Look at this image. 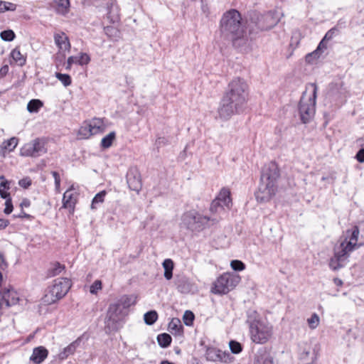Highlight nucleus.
Returning a JSON list of instances; mask_svg holds the SVG:
<instances>
[{
  "label": "nucleus",
  "instance_id": "cd10ccee",
  "mask_svg": "<svg viewBox=\"0 0 364 364\" xmlns=\"http://www.w3.org/2000/svg\"><path fill=\"white\" fill-rule=\"evenodd\" d=\"M89 125L93 134H98L103 131L104 123L102 119L95 118L90 123Z\"/></svg>",
  "mask_w": 364,
  "mask_h": 364
},
{
  "label": "nucleus",
  "instance_id": "6ab92c4d",
  "mask_svg": "<svg viewBox=\"0 0 364 364\" xmlns=\"http://www.w3.org/2000/svg\"><path fill=\"white\" fill-rule=\"evenodd\" d=\"M48 355V350L44 346L34 348L30 360L34 364H41Z\"/></svg>",
  "mask_w": 364,
  "mask_h": 364
},
{
  "label": "nucleus",
  "instance_id": "473e14b6",
  "mask_svg": "<svg viewBox=\"0 0 364 364\" xmlns=\"http://www.w3.org/2000/svg\"><path fill=\"white\" fill-rule=\"evenodd\" d=\"M157 318L158 314L154 310L149 311L144 315V322L149 326L153 325L156 321Z\"/></svg>",
  "mask_w": 364,
  "mask_h": 364
},
{
  "label": "nucleus",
  "instance_id": "a211bd4d",
  "mask_svg": "<svg viewBox=\"0 0 364 364\" xmlns=\"http://www.w3.org/2000/svg\"><path fill=\"white\" fill-rule=\"evenodd\" d=\"M1 300L6 306H11L16 304L19 300L18 295L13 289L4 290L1 296Z\"/></svg>",
  "mask_w": 364,
  "mask_h": 364
},
{
  "label": "nucleus",
  "instance_id": "37998d69",
  "mask_svg": "<svg viewBox=\"0 0 364 364\" xmlns=\"http://www.w3.org/2000/svg\"><path fill=\"white\" fill-rule=\"evenodd\" d=\"M229 347L231 352L234 354H238L242 350V345L236 341H230L229 343Z\"/></svg>",
  "mask_w": 364,
  "mask_h": 364
},
{
  "label": "nucleus",
  "instance_id": "bf43d9fd",
  "mask_svg": "<svg viewBox=\"0 0 364 364\" xmlns=\"http://www.w3.org/2000/svg\"><path fill=\"white\" fill-rule=\"evenodd\" d=\"M7 267V263L5 261V259L3 255L0 252V269H4Z\"/></svg>",
  "mask_w": 364,
  "mask_h": 364
},
{
  "label": "nucleus",
  "instance_id": "bb28decb",
  "mask_svg": "<svg viewBox=\"0 0 364 364\" xmlns=\"http://www.w3.org/2000/svg\"><path fill=\"white\" fill-rule=\"evenodd\" d=\"M65 265L58 262L51 264L50 267L48 270V276L50 277L57 276L65 270Z\"/></svg>",
  "mask_w": 364,
  "mask_h": 364
},
{
  "label": "nucleus",
  "instance_id": "39448f33",
  "mask_svg": "<svg viewBox=\"0 0 364 364\" xmlns=\"http://www.w3.org/2000/svg\"><path fill=\"white\" fill-rule=\"evenodd\" d=\"M247 322L250 326L252 341L256 343H266L272 335V326L267 321L261 318L255 311L247 312Z\"/></svg>",
  "mask_w": 364,
  "mask_h": 364
},
{
  "label": "nucleus",
  "instance_id": "c9c22d12",
  "mask_svg": "<svg viewBox=\"0 0 364 364\" xmlns=\"http://www.w3.org/2000/svg\"><path fill=\"white\" fill-rule=\"evenodd\" d=\"M43 106V102L40 100H31L27 105V109L29 112H37Z\"/></svg>",
  "mask_w": 364,
  "mask_h": 364
},
{
  "label": "nucleus",
  "instance_id": "412c9836",
  "mask_svg": "<svg viewBox=\"0 0 364 364\" xmlns=\"http://www.w3.org/2000/svg\"><path fill=\"white\" fill-rule=\"evenodd\" d=\"M80 341V338H78L67 347L64 348L63 350L59 353L58 358L60 360H65L70 355H73L75 352L77 348L79 346Z\"/></svg>",
  "mask_w": 364,
  "mask_h": 364
},
{
  "label": "nucleus",
  "instance_id": "0eeeda50",
  "mask_svg": "<svg viewBox=\"0 0 364 364\" xmlns=\"http://www.w3.org/2000/svg\"><path fill=\"white\" fill-rule=\"evenodd\" d=\"M312 87V95L309 97H306L305 93L303 94L299 105V111L301 120L303 123H308L314 116L316 99L318 87L315 83L310 85Z\"/></svg>",
  "mask_w": 364,
  "mask_h": 364
},
{
  "label": "nucleus",
  "instance_id": "2f4dec72",
  "mask_svg": "<svg viewBox=\"0 0 364 364\" xmlns=\"http://www.w3.org/2000/svg\"><path fill=\"white\" fill-rule=\"evenodd\" d=\"M116 138V133L114 132H111L107 135H106L105 137L102 139L101 141V146L103 149H108L109 148L112 142Z\"/></svg>",
  "mask_w": 364,
  "mask_h": 364
},
{
  "label": "nucleus",
  "instance_id": "dca6fc26",
  "mask_svg": "<svg viewBox=\"0 0 364 364\" xmlns=\"http://www.w3.org/2000/svg\"><path fill=\"white\" fill-rule=\"evenodd\" d=\"M127 182L129 188L139 193L142 187L141 175L136 168H131L127 174Z\"/></svg>",
  "mask_w": 364,
  "mask_h": 364
},
{
  "label": "nucleus",
  "instance_id": "8fccbe9b",
  "mask_svg": "<svg viewBox=\"0 0 364 364\" xmlns=\"http://www.w3.org/2000/svg\"><path fill=\"white\" fill-rule=\"evenodd\" d=\"M338 32V30L336 28H332L330 29L324 36V41H330L331 40Z\"/></svg>",
  "mask_w": 364,
  "mask_h": 364
},
{
  "label": "nucleus",
  "instance_id": "2eb2a0df",
  "mask_svg": "<svg viewBox=\"0 0 364 364\" xmlns=\"http://www.w3.org/2000/svg\"><path fill=\"white\" fill-rule=\"evenodd\" d=\"M318 350L319 349L316 346L312 348L309 343H303L300 346L299 358L306 362V364L313 363L318 358Z\"/></svg>",
  "mask_w": 364,
  "mask_h": 364
},
{
  "label": "nucleus",
  "instance_id": "7ed1b4c3",
  "mask_svg": "<svg viewBox=\"0 0 364 364\" xmlns=\"http://www.w3.org/2000/svg\"><path fill=\"white\" fill-rule=\"evenodd\" d=\"M359 233L358 228L355 226L340 237L334 247L333 257L329 261V267L332 270L336 271L346 265L350 253L359 247Z\"/></svg>",
  "mask_w": 364,
  "mask_h": 364
},
{
  "label": "nucleus",
  "instance_id": "20e7f679",
  "mask_svg": "<svg viewBox=\"0 0 364 364\" xmlns=\"http://www.w3.org/2000/svg\"><path fill=\"white\" fill-rule=\"evenodd\" d=\"M279 176V171L274 162H270L263 167L258 191L255 193L257 201L267 202L275 195Z\"/></svg>",
  "mask_w": 364,
  "mask_h": 364
},
{
  "label": "nucleus",
  "instance_id": "e433bc0d",
  "mask_svg": "<svg viewBox=\"0 0 364 364\" xmlns=\"http://www.w3.org/2000/svg\"><path fill=\"white\" fill-rule=\"evenodd\" d=\"M11 56L14 60L19 65H23L26 63V59L23 58L20 50L17 48H15L12 50Z\"/></svg>",
  "mask_w": 364,
  "mask_h": 364
},
{
  "label": "nucleus",
  "instance_id": "9b49d317",
  "mask_svg": "<svg viewBox=\"0 0 364 364\" xmlns=\"http://www.w3.org/2000/svg\"><path fill=\"white\" fill-rule=\"evenodd\" d=\"M127 314L117 302L111 304L109 306L106 316V328L110 331H116L119 328V321Z\"/></svg>",
  "mask_w": 364,
  "mask_h": 364
},
{
  "label": "nucleus",
  "instance_id": "69168bd1",
  "mask_svg": "<svg viewBox=\"0 0 364 364\" xmlns=\"http://www.w3.org/2000/svg\"><path fill=\"white\" fill-rule=\"evenodd\" d=\"M30 205H31V202H30V200H29L28 199H27V198H24V199L21 201V204H20V206H21V208L23 209L24 207H26V208L29 207V206H30Z\"/></svg>",
  "mask_w": 364,
  "mask_h": 364
},
{
  "label": "nucleus",
  "instance_id": "052dcab7",
  "mask_svg": "<svg viewBox=\"0 0 364 364\" xmlns=\"http://www.w3.org/2000/svg\"><path fill=\"white\" fill-rule=\"evenodd\" d=\"M14 218H31V216L29 214L26 213L23 210L18 215H14Z\"/></svg>",
  "mask_w": 364,
  "mask_h": 364
},
{
  "label": "nucleus",
  "instance_id": "1a4fd4ad",
  "mask_svg": "<svg viewBox=\"0 0 364 364\" xmlns=\"http://www.w3.org/2000/svg\"><path fill=\"white\" fill-rule=\"evenodd\" d=\"M280 21L279 14L277 11H269L264 14L254 13L251 21L260 31H267L274 27Z\"/></svg>",
  "mask_w": 364,
  "mask_h": 364
},
{
  "label": "nucleus",
  "instance_id": "f704fd0d",
  "mask_svg": "<svg viewBox=\"0 0 364 364\" xmlns=\"http://www.w3.org/2000/svg\"><path fill=\"white\" fill-rule=\"evenodd\" d=\"M106 194H107V193L105 191H100V193H97L92 200L91 209H92V210L97 209V204L102 203L104 201Z\"/></svg>",
  "mask_w": 364,
  "mask_h": 364
},
{
  "label": "nucleus",
  "instance_id": "c85d7f7f",
  "mask_svg": "<svg viewBox=\"0 0 364 364\" xmlns=\"http://www.w3.org/2000/svg\"><path fill=\"white\" fill-rule=\"evenodd\" d=\"M163 267L164 269V277L167 280H170L173 277V262L171 259H166L163 262Z\"/></svg>",
  "mask_w": 364,
  "mask_h": 364
},
{
  "label": "nucleus",
  "instance_id": "a878e982",
  "mask_svg": "<svg viewBox=\"0 0 364 364\" xmlns=\"http://www.w3.org/2000/svg\"><path fill=\"white\" fill-rule=\"evenodd\" d=\"M56 11L58 14H66L69 11V0H53Z\"/></svg>",
  "mask_w": 364,
  "mask_h": 364
},
{
  "label": "nucleus",
  "instance_id": "f8f14e48",
  "mask_svg": "<svg viewBox=\"0 0 364 364\" xmlns=\"http://www.w3.org/2000/svg\"><path fill=\"white\" fill-rule=\"evenodd\" d=\"M47 152L45 139L37 138L25 144L20 150L22 156L38 157Z\"/></svg>",
  "mask_w": 364,
  "mask_h": 364
},
{
  "label": "nucleus",
  "instance_id": "5fc2aeb1",
  "mask_svg": "<svg viewBox=\"0 0 364 364\" xmlns=\"http://www.w3.org/2000/svg\"><path fill=\"white\" fill-rule=\"evenodd\" d=\"M10 181H7L4 176H0V188L9 190Z\"/></svg>",
  "mask_w": 364,
  "mask_h": 364
},
{
  "label": "nucleus",
  "instance_id": "393cba45",
  "mask_svg": "<svg viewBox=\"0 0 364 364\" xmlns=\"http://www.w3.org/2000/svg\"><path fill=\"white\" fill-rule=\"evenodd\" d=\"M73 193L70 190L66 191L63 197V208L74 210L76 199L73 197Z\"/></svg>",
  "mask_w": 364,
  "mask_h": 364
},
{
  "label": "nucleus",
  "instance_id": "6e6552de",
  "mask_svg": "<svg viewBox=\"0 0 364 364\" xmlns=\"http://www.w3.org/2000/svg\"><path fill=\"white\" fill-rule=\"evenodd\" d=\"M70 287V281L67 278L55 279L48 294L45 296V301L49 304L55 303L66 295Z\"/></svg>",
  "mask_w": 364,
  "mask_h": 364
},
{
  "label": "nucleus",
  "instance_id": "e2e57ef3",
  "mask_svg": "<svg viewBox=\"0 0 364 364\" xmlns=\"http://www.w3.org/2000/svg\"><path fill=\"white\" fill-rule=\"evenodd\" d=\"M6 189L0 188V196L2 198L7 200L11 198L10 194L6 191Z\"/></svg>",
  "mask_w": 364,
  "mask_h": 364
},
{
  "label": "nucleus",
  "instance_id": "c03bdc74",
  "mask_svg": "<svg viewBox=\"0 0 364 364\" xmlns=\"http://www.w3.org/2000/svg\"><path fill=\"white\" fill-rule=\"evenodd\" d=\"M0 36L5 41H11L15 38V33L12 30H6L1 32Z\"/></svg>",
  "mask_w": 364,
  "mask_h": 364
},
{
  "label": "nucleus",
  "instance_id": "680f3d73",
  "mask_svg": "<svg viewBox=\"0 0 364 364\" xmlns=\"http://www.w3.org/2000/svg\"><path fill=\"white\" fill-rule=\"evenodd\" d=\"M9 225V221L6 219L0 218V230L5 229Z\"/></svg>",
  "mask_w": 364,
  "mask_h": 364
},
{
  "label": "nucleus",
  "instance_id": "ddd939ff",
  "mask_svg": "<svg viewBox=\"0 0 364 364\" xmlns=\"http://www.w3.org/2000/svg\"><path fill=\"white\" fill-rule=\"evenodd\" d=\"M232 205L230 192L227 188H223L217 198L212 202L210 210L212 213L221 215L225 213V208L229 209Z\"/></svg>",
  "mask_w": 364,
  "mask_h": 364
},
{
  "label": "nucleus",
  "instance_id": "774afa93",
  "mask_svg": "<svg viewBox=\"0 0 364 364\" xmlns=\"http://www.w3.org/2000/svg\"><path fill=\"white\" fill-rule=\"evenodd\" d=\"M5 305L4 302L1 300V298L0 299V316L3 314V306Z\"/></svg>",
  "mask_w": 364,
  "mask_h": 364
},
{
  "label": "nucleus",
  "instance_id": "3c124183",
  "mask_svg": "<svg viewBox=\"0 0 364 364\" xmlns=\"http://www.w3.org/2000/svg\"><path fill=\"white\" fill-rule=\"evenodd\" d=\"M5 206L4 213L6 215L11 213L14 209L11 198H7V200H6Z\"/></svg>",
  "mask_w": 364,
  "mask_h": 364
},
{
  "label": "nucleus",
  "instance_id": "f3484780",
  "mask_svg": "<svg viewBox=\"0 0 364 364\" xmlns=\"http://www.w3.org/2000/svg\"><path fill=\"white\" fill-rule=\"evenodd\" d=\"M54 41L60 51H70V43L68 36L64 32H58L54 34Z\"/></svg>",
  "mask_w": 364,
  "mask_h": 364
},
{
  "label": "nucleus",
  "instance_id": "7c9ffc66",
  "mask_svg": "<svg viewBox=\"0 0 364 364\" xmlns=\"http://www.w3.org/2000/svg\"><path fill=\"white\" fill-rule=\"evenodd\" d=\"M177 289L178 291L183 294H186L190 291V284L186 278H181L176 282Z\"/></svg>",
  "mask_w": 364,
  "mask_h": 364
},
{
  "label": "nucleus",
  "instance_id": "79ce46f5",
  "mask_svg": "<svg viewBox=\"0 0 364 364\" xmlns=\"http://www.w3.org/2000/svg\"><path fill=\"white\" fill-rule=\"evenodd\" d=\"M55 77L62 82V84L67 87V86H69L72 81H71V77L68 74H62V73H55Z\"/></svg>",
  "mask_w": 364,
  "mask_h": 364
},
{
  "label": "nucleus",
  "instance_id": "49530a36",
  "mask_svg": "<svg viewBox=\"0 0 364 364\" xmlns=\"http://www.w3.org/2000/svg\"><path fill=\"white\" fill-rule=\"evenodd\" d=\"M183 320L186 326H191L194 320V314L191 311H186Z\"/></svg>",
  "mask_w": 364,
  "mask_h": 364
},
{
  "label": "nucleus",
  "instance_id": "b1692460",
  "mask_svg": "<svg viewBox=\"0 0 364 364\" xmlns=\"http://www.w3.org/2000/svg\"><path fill=\"white\" fill-rule=\"evenodd\" d=\"M254 364H277L274 358L267 352L259 353L255 359Z\"/></svg>",
  "mask_w": 364,
  "mask_h": 364
},
{
  "label": "nucleus",
  "instance_id": "09e8293b",
  "mask_svg": "<svg viewBox=\"0 0 364 364\" xmlns=\"http://www.w3.org/2000/svg\"><path fill=\"white\" fill-rule=\"evenodd\" d=\"M102 289V282L100 280H96L91 285L90 291L92 294H97V291Z\"/></svg>",
  "mask_w": 364,
  "mask_h": 364
},
{
  "label": "nucleus",
  "instance_id": "0e129e2a",
  "mask_svg": "<svg viewBox=\"0 0 364 364\" xmlns=\"http://www.w3.org/2000/svg\"><path fill=\"white\" fill-rule=\"evenodd\" d=\"M8 71H9V66L7 65H4L0 69V76L3 77V76L6 75L7 74Z\"/></svg>",
  "mask_w": 364,
  "mask_h": 364
},
{
  "label": "nucleus",
  "instance_id": "5701e85b",
  "mask_svg": "<svg viewBox=\"0 0 364 364\" xmlns=\"http://www.w3.org/2000/svg\"><path fill=\"white\" fill-rule=\"evenodd\" d=\"M107 18L111 23L118 21L119 19V9L114 2H111L107 6Z\"/></svg>",
  "mask_w": 364,
  "mask_h": 364
},
{
  "label": "nucleus",
  "instance_id": "4468645a",
  "mask_svg": "<svg viewBox=\"0 0 364 364\" xmlns=\"http://www.w3.org/2000/svg\"><path fill=\"white\" fill-rule=\"evenodd\" d=\"M206 360L212 362L231 363L233 357L230 353L215 348H208L205 353Z\"/></svg>",
  "mask_w": 364,
  "mask_h": 364
},
{
  "label": "nucleus",
  "instance_id": "aec40b11",
  "mask_svg": "<svg viewBox=\"0 0 364 364\" xmlns=\"http://www.w3.org/2000/svg\"><path fill=\"white\" fill-rule=\"evenodd\" d=\"M90 58L88 54L81 53L79 56H70L67 60L66 70H70L73 64L85 65L90 63Z\"/></svg>",
  "mask_w": 364,
  "mask_h": 364
},
{
  "label": "nucleus",
  "instance_id": "4be33fe9",
  "mask_svg": "<svg viewBox=\"0 0 364 364\" xmlns=\"http://www.w3.org/2000/svg\"><path fill=\"white\" fill-rule=\"evenodd\" d=\"M117 304L127 312L128 309L136 303V296L134 295H123L118 300Z\"/></svg>",
  "mask_w": 364,
  "mask_h": 364
},
{
  "label": "nucleus",
  "instance_id": "c756f323",
  "mask_svg": "<svg viewBox=\"0 0 364 364\" xmlns=\"http://www.w3.org/2000/svg\"><path fill=\"white\" fill-rule=\"evenodd\" d=\"M182 328L181 321L177 318H173L168 323V330L171 333L180 334Z\"/></svg>",
  "mask_w": 364,
  "mask_h": 364
},
{
  "label": "nucleus",
  "instance_id": "864d4df0",
  "mask_svg": "<svg viewBox=\"0 0 364 364\" xmlns=\"http://www.w3.org/2000/svg\"><path fill=\"white\" fill-rule=\"evenodd\" d=\"M18 185L22 188H27L31 185V180L29 177H25L18 181Z\"/></svg>",
  "mask_w": 364,
  "mask_h": 364
},
{
  "label": "nucleus",
  "instance_id": "f03ea898",
  "mask_svg": "<svg viewBox=\"0 0 364 364\" xmlns=\"http://www.w3.org/2000/svg\"><path fill=\"white\" fill-rule=\"evenodd\" d=\"M220 31L222 36L231 41L235 47L240 48L247 43L241 14L236 9H230L223 14L220 21Z\"/></svg>",
  "mask_w": 364,
  "mask_h": 364
},
{
  "label": "nucleus",
  "instance_id": "6e6d98bb",
  "mask_svg": "<svg viewBox=\"0 0 364 364\" xmlns=\"http://www.w3.org/2000/svg\"><path fill=\"white\" fill-rule=\"evenodd\" d=\"M326 41H324V38H323V39L320 41V43H319V44H318V47H317V48L316 49V50H318V52L320 54H321V53H323V51L327 48V45H326Z\"/></svg>",
  "mask_w": 364,
  "mask_h": 364
},
{
  "label": "nucleus",
  "instance_id": "a19ab883",
  "mask_svg": "<svg viewBox=\"0 0 364 364\" xmlns=\"http://www.w3.org/2000/svg\"><path fill=\"white\" fill-rule=\"evenodd\" d=\"M78 135L80 136L82 138L87 139L90 136L94 135L89 124H87L84 126H82L79 131H78Z\"/></svg>",
  "mask_w": 364,
  "mask_h": 364
},
{
  "label": "nucleus",
  "instance_id": "4c0bfd02",
  "mask_svg": "<svg viewBox=\"0 0 364 364\" xmlns=\"http://www.w3.org/2000/svg\"><path fill=\"white\" fill-rule=\"evenodd\" d=\"M320 323V318L316 313H314L310 318L307 319V323L309 327L314 330L316 329Z\"/></svg>",
  "mask_w": 364,
  "mask_h": 364
},
{
  "label": "nucleus",
  "instance_id": "72a5a7b5",
  "mask_svg": "<svg viewBox=\"0 0 364 364\" xmlns=\"http://www.w3.org/2000/svg\"><path fill=\"white\" fill-rule=\"evenodd\" d=\"M157 341L161 347L166 348L171 344V337L168 333H161L157 336Z\"/></svg>",
  "mask_w": 364,
  "mask_h": 364
},
{
  "label": "nucleus",
  "instance_id": "f257e3e1",
  "mask_svg": "<svg viewBox=\"0 0 364 364\" xmlns=\"http://www.w3.org/2000/svg\"><path fill=\"white\" fill-rule=\"evenodd\" d=\"M248 97V85L240 77L233 79L228 85L218 108L217 118L223 121L230 119L232 116L243 110Z\"/></svg>",
  "mask_w": 364,
  "mask_h": 364
},
{
  "label": "nucleus",
  "instance_id": "9d476101",
  "mask_svg": "<svg viewBox=\"0 0 364 364\" xmlns=\"http://www.w3.org/2000/svg\"><path fill=\"white\" fill-rule=\"evenodd\" d=\"M240 281L239 276L229 273L223 274L215 282L212 291L216 294H225L233 289Z\"/></svg>",
  "mask_w": 364,
  "mask_h": 364
},
{
  "label": "nucleus",
  "instance_id": "ea45409f",
  "mask_svg": "<svg viewBox=\"0 0 364 364\" xmlns=\"http://www.w3.org/2000/svg\"><path fill=\"white\" fill-rule=\"evenodd\" d=\"M16 5L15 4L0 0V13H4L8 11H15Z\"/></svg>",
  "mask_w": 364,
  "mask_h": 364
},
{
  "label": "nucleus",
  "instance_id": "a18cd8bd",
  "mask_svg": "<svg viewBox=\"0 0 364 364\" xmlns=\"http://www.w3.org/2000/svg\"><path fill=\"white\" fill-rule=\"evenodd\" d=\"M230 266L235 271H242L245 269V264L242 261L237 259L231 261Z\"/></svg>",
  "mask_w": 364,
  "mask_h": 364
},
{
  "label": "nucleus",
  "instance_id": "4d7b16f0",
  "mask_svg": "<svg viewBox=\"0 0 364 364\" xmlns=\"http://www.w3.org/2000/svg\"><path fill=\"white\" fill-rule=\"evenodd\" d=\"M168 142L167 139L164 136L158 137L156 140V145L158 148L161 147L166 144Z\"/></svg>",
  "mask_w": 364,
  "mask_h": 364
},
{
  "label": "nucleus",
  "instance_id": "338daca9",
  "mask_svg": "<svg viewBox=\"0 0 364 364\" xmlns=\"http://www.w3.org/2000/svg\"><path fill=\"white\" fill-rule=\"evenodd\" d=\"M6 151H8L6 148L1 144L0 145V157H5Z\"/></svg>",
  "mask_w": 364,
  "mask_h": 364
},
{
  "label": "nucleus",
  "instance_id": "13d9d810",
  "mask_svg": "<svg viewBox=\"0 0 364 364\" xmlns=\"http://www.w3.org/2000/svg\"><path fill=\"white\" fill-rule=\"evenodd\" d=\"M355 159L360 163H364V149H360L355 155Z\"/></svg>",
  "mask_w": 364,
  "mask_h": 364
},
{
  "label": "nucleus",
  "instance_id": "de8ad7c7",
  "mask_svg": "<svg viewBox=\"0 0 364 364\" xmlns=\"http://www.w3.org/2000/svg\"><path fill=\"white\" fill-rule=\"evenodd\" d=\"M321 54L318 52V50H315L311 53H309L306 55V61L309 63H313L315 60L320 57Z\"/></svg>",
  "mask_w": 364,
  "mask_h": 364
},
{
  "label": "nucleus",
  "instance_id": "423d86ee",
  "mask_svg": "<svg viewBox=\"0 0 364 364\" xmlns=\"http://www.w3.org/2000/svg\"><path fill=\"white\" fill-rule=\"evenodd\" d=\"M220 218L204 216L195 210L185 213L181 218V226L191 231H200L203 229L210 221L213 224L218 223Z\"/></svg>",
  "mask_w": 364,
  "mask_h": 364
},
{
  "label": "nucleus",
  "instance_id": "58836bf2",
  "mask_svg": "<svg viewBox=\"0 0 364 364\" xmlns=\"http://www.w3.org/2000/svg\"><path fill=\"white\" fill-rule=\"evenodd\" d=\"M18 139L16 137H11L10 139L5 140L2 144L6 148L8 151H12L16 147Z\"/></svg>",
  "mask_w": 364,
  "mask_h": 364
},
{
  "label": "nucleus",
  "instance_id": "603ef678",
  "mask_svg": "<svg viewBox=\"0 0 364 364\" xmlns=\"http://www.w3.org/2000/svg\"><path fill=\"white\" fill-rule=\"evenodd\" d=\"M51 173H52V175H53V176L54 178L55 190L58 192H60V175L56 171H52Z\"/></svg>",
  "mask_w": 364,
  "mask_h": 364
}]
</instances>
